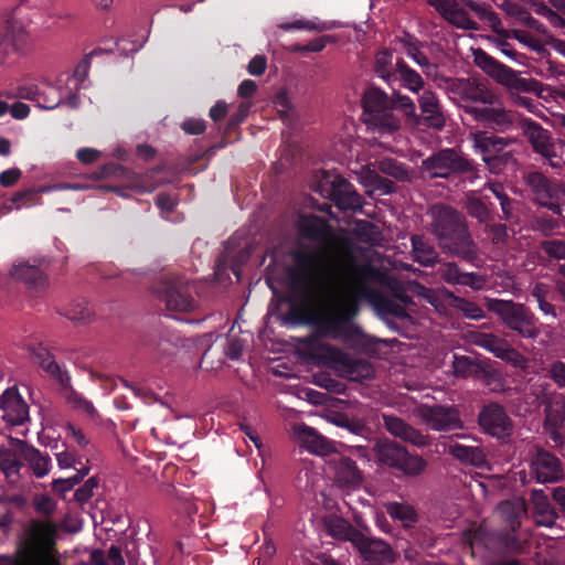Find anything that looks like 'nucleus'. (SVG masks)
Returning a JSON list of instances; mask_svg holds the SVG:
<instances>
[{
    "instance_id": "25",
    "label": "nucleus",
    "mask_w": 565,
    "mask_h": 565,
    "mask_svg": "<svg viewBox=\"0 0 565 565\" xmlns=\"http://www.w3.org/2000/svg\"><path fill=\"white\" fill-rule=\"evenodd\" d=\"M2 418L12 426L23 425L30 419L29 405L17 387L7 388L0 398Z\"/></svg>"
},
{
    "instance_id": "37",
    "label": "nucleus",
    "mask_w": 565,
    "mask_h": 565,
    "mask_svg": "<svg viewBox=\"0 0 565 565\" xmlns=\"http://www.w3.org/2000/svg\"><path fill=\"white\" fill-rule=\"evenodd\" d=\"M391 77L398 82L399 86L413 93H418L424 87L423 77L402 58L396 61L395 70L391 72Z\"/></svg>"
},
{
    "instance_id": "2",
    "label": "nucleus",
    "mask_w": 565,
    "mask_h": 565,
    "mask_svg": "<svg viewBox=\"0 0 565 565\" xmlns=\"http://www.w3.org/2000/svg\"><path fill=\"white\" fill-rule=\"evenodd\" d=\"M426 2L448 23L465 31L478 30V23L469 15V11H471L495 33V36L490 38L495 49L503 55L516 60L518 52L508 42L512 38L511 32L504 29L499 14L489 3L476 0H426Z\"/></svg>"
},
{
    "instance_id": "20",
    "label": "nucleus",
    "mask_w": 565,
    "mask_h": 565,
    "mask_svg": "<svg viewBox=\"0 0 565 565\" xmlns=\"http://www.w3.org/2000/svg\"><path fill=\"white\" fill-rule=\"evenodd\" d=\"M360 297H370L376 299L381 317L386 323H388V296L380 295L373 289L366 286H362L355 294L350 295L348 299L341 305L339 310L334 313L337 318L341 319L342 328L356 316L359 311Z\"/></svg>"
},
{
    "instance_id": "22",
    "label": "nucleus",
    "mask_w": 565,
    "mask_h": 565,
    "mask_svg": "<svg viewBox=\"0 0 565 565\" xmlns=\"http://www.w3.org/2000/svg\"><path fill=\"white\" fill-rule=\"evenodd\" d=\"M531 473L540 483L556 482L563 477V468L559 459L552 452L537 448L531 459Z\"/></svg>"
},
{
    "instance_id": "60",
    "label": "nucleus",
    "mask_w": 565,
    "mask_h": 565,
    "mask_svg": "<svg viewBox=\"0 0 565 565\" xmlns=\"http://www.w3.org/2000/svg\"><path fill=\"white\" fill-rule=\"evenodd\" d=\"M399 43L403 45V49L407 56L415 60V57L420 53V42L412 34L405 33L402 38H397Z\"/></svg>"
},
{
    "instance_id": "56",
    "label": "nucleus",
    "mask_w": 565,
    "mask_h": 565,
    "mask_svg": "<svg viewBox=\"0 0 565 565\" xmlns=\"http://www.w3.org/2000/svg\"><path fill=\"white\" fill-rule=\"evenodd\" d=\"M532 230L545 236L552 235L558 226V222L550 215L535 216L532 220Z\"/></svg>"
},
{
    "instance_id": "38",
    "label": "nucleus",
    "mask_w": 565,
    "mask_h": 565,
    "mask_svg": "<svg viewBox=\"0 0 565 565\" xmlns=\"http://www.w3.org/2000/svg\"><path fill=\"white\" fill-rule=\"evenodd\" d=\"M391 435L417 447H426L430 444L428 435L422 434V431L408 425L401 418L393 416H391Z\"/></svg>"
},
{
    "instance_id": "6",
    "label": "nucleus",
    "mask_w": 565,
    "mask_h": 565,
    "mask_svg": "<svg viewBox=\"0 0 565 565\" xmlns=\"http://www.w3.org/2000/svg\"><path fill=\"white\" fill-rule=\"evenodd\" d=\"M498 512L505 524V530L488 532L482 526L470 527L463 532L465 542L472 550L476 546H483L498 553H522L523 543L515 532L521 526L522 516L525 514L524 503L507 500L498 505Z\"/></svg>"
},
{
    "instance_id": "8",
    "label": "nucleus",
    "mask_w": 565,
    "mask_h": 565,
    "mask_svg": "<svg viewBox=\"0 0 565 565\" xmlns=\"http://www.w3.org/2000/svg\"><path fill=\"white\" fill-rule=\"evenodd\" d=\"M473 57L475 63L479 68L499 84L508 87L511 97L523 94H534L535 96L541 95V82L531 77H522L520 72H516L499 62L482 49L475 50Z\"/></svg>"
},
{
    "instance_id": "36",
    "label": "nucleus",
    "mask_w": 565,
    "mask_h": 565,
    "mask_svg": "<svg viewBox=\"0 0 565 565\" xmlns=\"http://www.w3.org/2000/svg\"><path fill=\"white\" fill-rule=\"evenodd\" d=\"M419 107L424 115V121L428 127L441 129L446 119L440 109L439 103L435 94L430 90H425L419 97Z\"/></svg>"
},
{
    "instance_id": "41",
    "label": "nucleus",
    "mask_w": 565,
    "mask_h": 565,
    "mask_svg": "<svg viewBox=\"0 0 565 565\" xmlns=\"http://www.w3.org/2000/svg\"><path fill=\"white\" fill-rule=\"evenodd\" d=\"M448 454L465 465L482 467L486 463L484 451L478 446L451 444L448 447Z\"/></svg>"
},
{
    "instance_id": "54",
    "label": "nucleus",
    "mask_w": 565,
    "mask_h": 565,
    "mask_svg": "<svg viewBox=\"0 0 565 565\" xmlns=\"http://www.w3.org/2000/svg\"><path fill=\"white\" fill-rule=\"evenodd\" d=\"M279 28L285 31L307 30V31H319V32L329 29L326 22L311 21V20H296L291 23H281L279 25Z\"/></svg>"
},
{
    "instance_id": "34",
    "label": "nucleus",
    "mask_w": 565,
    "mask_h": 565,
    "mask_svg": "<svg viewBox=\"0 0 565 565\" xmlns=\"http://www.w3.org/2000/svg\"><path fill=\"white\" fill-rule=\"evenodd\" d=\"M533 503V518L537 525L552 527L557 519V513L547 494L543 490H533L531 497Z\"/></svg>"
},
{
    "instance_id": "27",
    "label": "nucleus",
    "mask_w": 565,
    "mask_h": 565,
    "mask_svg": "<svg viewBox=\"0 0 565 565\" xmlns=\"http://www.w3.org/2000/svg\"><path fill=\"white\" fill-rule=\"evenodd\" d=\"M466 113L494 130L505 131L512 125L511 114L502 108L486 105L483 107L467 106Z\"/></svg>"
},
{
    "instance_id": "55",
    "label": "nucleus",
    "mask_w": 565,
    "mask_h": 565,
    "mask_svg": "<svg viewBox=\"0 0 565 565\" xmlns=\"http://www.w3.org/2000/svg\"><path fill=\"white\" fill-rule=\"evenodd\" d=\"M486 233L494 245H504L509 241L508 227L502 223L486 224Z\"/></svg>"
},
{
    "instance_id": "42",
    "label": "nucleus",
    "mask_w": 565,
    "mask_h": 565,
    "mask_svg": "<svg viewBox=\"0 0 565 565\" xmlns=\"http://www.w3.org/2000/svg\"><path fill=\"white\" fill-rule=\"evenodd\" d=\"M493 393L504 391V379L500 371L488 364H481L476 377Z\"/></svg>"
},
{
    "instance_id": "23",
    "label": "nucleus",
    "mask_w": 565,
    "mask_h": 565,
    "mask_svg": "<svg viewBox=\"0 0 565 565\" xmlns=\"http://www.w3.org/2000/svg\"><path fill=\"white\" fill-rule=\"evenodd\" d=\"M521 128L524 136L533 147V150L542 157L550 160L551 166L557 167V163L553 161L557 158L555 153V145L548 132L539 122L532 119H523L521 121Z\"/></svg>"
},
{
    "instance_id": "49",
    "label": "nucleus",
    "mask_w": 565,
    "mask_h": 565,
    "mask_svg": "<svg viewBox=\"0 0 565 565\" xmlns=\"http://www.w3.org/2000/svg\"><path fill=\"white\" fill-rule=\"evenodd\" d=\"M500 206L502 211V220L512 225L520 223L523 206L521 201L508 196L500 203Z\"/></svg>"
},
{
    "instance_id": "7",
    "label": "nucleus",
    "mask_w": 565,
    "mask_h": 565,
    "mask_svg": "<svg viewBox=\"0 0 565 565\" xmlns=\"http://www.w3.org/2000/svg\"><path fill=\"white\" fill-rule=\"evenodd\" d=\"M411 241L414 259L423 266L438 263L436 275L445 284L468 287L473 291L483 290L488 286L487 275L466 271L455 260H439L436 248L423 235H413Z\"/></svg>"
},
{
    "instance_id": "33",
    "label": "nucleus",
    "mask_w": 565,
    "mask_h": 565,
    "mask_svg": "<svg viewBox=\"0 0 565 565\" xmlns=\"http://www.w3.org/2000/svg\"><path fill=\"white\" fill-rule=\"evenodd\" d=\"M324 526L329 535L337 540L350 541L354 546L363 541L364 534L341 516H328Z\"/></svg>"
},
{
    "instance_id": "51",
    "label": "nucleus",
    "mask_w": 565,
    "mask_h": 565,
    "mask_svg": "<svg viewBox=\"0 0 565 565\" xmlns=\"http://www.w3.org/2000/svg\"><path fill=\"white\" fill-rule=\"evenodd\" d=\"M456 308L462 312V315L472 320H480L484 318L483 310L473 301H470L462 297H454Z\"/></svg>"
},
{
    "instance_id": "18",
    "label": "nucleus",
    "mask_w": 565,
    "mask_h": 565,
    "mask_svg": "<svg viewBox=\"0 0 565 565\" xmlns=\"http://www.w3.org/2000/svg\"><path fill=\"white\" fill-rule=\"evenodd\" d=\"M315 326L316 331L303 339V343L311 351V353L320 359L326 360V352L323 347H331L330 344L321 343L320 339L333 335L338 337L342 333L341 319L332 316H317L313 315L310 323Z\"/></svg>"
},
{
    "instance_id": "31",
    "label": "nucleus",
    "mask_w": 565,
    "mask_h": 565,
    "mask_svg": "<svg viewBox=\"0 0 565 565\" xmlns=\"http://www.w3.org/2000/svg\"><path fill=\"white\" fill-rule=\"evenodd\" d=\"M32 355L34 362L38 363L39 366L52 379H54L58 385H67L68 371L62 369L47 348L40 344L32 350Z\"/></svg>"
},
{
    "instance_id": "57",
    "label": "nucleus",
    "mask_w": 565,
    "mask_h": 565,
    "mask_svg": "<svg viewBox=\"0 0 565 565\" xmlns=\"http://www.w3.org/2000/svg\"><path fill=\"white\" fill-rule=\"evenodd\" d=\"M541 250L547 254L551 258L565 259V241L562 239H547L540 244Z\"/></svg>"
},
{
    "instance_id": "59",
    "label": "nucleus",
    "mask_w": 565,
    "mask_h": 565,
    "mask_svg": "<svg viewBox=\"0 0 565 565\" xmlns=\"http://www.w3.org/2000/svg\"><path fill=\"white\" fill-rule=\"evenodd\" d=\"M513 39L518 40L523 45L527 46L534 52L542 51L541 42L535 39L531 33L522 30H509Z\"/></svg>"
},
{
    "instance_id": "29",
    "label": "nucleus",
    "mask_w": 565,
    "mask_h": 565,
    "mask_svg": "<svg viewBox=\"0 0 565 565\" xmlns=\"http://www.w3.org/2000/svg\"><path fill=\"white\" fill-rule=\"evenodd\" d=\"M524 182L531 189L535 200L541 205L547 206L548 209H558V206L548 203V201L556 195V189L542 172L530 171L525 173Z\"/></svg>"
},
{
    "instance_id": "48",
    "label": "nucleus",
    "mask_w": 565,
    "mask_h": 565,
    "mask_svg": "<svg viewBox=\"0 0 565 565\" xmlns=\"http://www.w3.org/2000/svg\"><path fill=\"white\" fill-rule=\"evenodd\" d=\"M114 49H95L89 54H87L75 67L73 73V79L76 82L74 89L79 90L82 84L88 77V70L90 66V58L95 55H99L102 53H113Z\"/></svg>"
},
{
    "instance_id": "32",
    "label": "nucleus",
    "mask_w": 565,
    "mask_h": 565,
    "mask_svg": "<svg viewBox=\"0 0 565 565\" xmlns=\"http://www.w3.org/2000/svg\"><path fill=\"white\" fill-rule=\"evenodd\" d=\"M355 547L367 565H388V544L386 542L363 535V541L359 542Z\"/></svg>"
},
{
    "instance_id": "19",
    "label": "nucleus",
    "mask_w": 565,
    "mask_h": 565,
    "mask_svg": "<svg viewBox=\"0 0 565 565\" xmlns=\"http://www.w3.org/2000/svg\"><path fill=\"white\" fill-rule=\"evenodd\" d=\"M326 361L334 363L339 370L350 380L361 381L371 379L374 370L364 359H354L335 347H323Z\"/></svg>"
},
{
    "instance_id": "12",
    "label": "nucleus",
    "mask_w": 565,
    "mask_h": 565,
    "mask_svg": "<svg viewBox=\"0 0 565 565\" xmlns=\"http://www.w3.org/2000/svg\"><path fill=\"white\" fill-rule=\"evenodd\" d=\"M153 294L168 311L191 312L196 307L189 282L182 277H163L154 284Z\"/></svg>"
},
{
    "instance_id": "53",
    "label": "nucleus",
    "mask_w": 565,
    "mask_h": 565,
    "mask_svg": "<svg viewBox=\"0 0 565 565\" xmlns=\"http://www.w3.org/2000/svg\"><path fill=\"white\" fill-rule=\"evenodd\" d=\"M334 38L332 35H322L310 41L306 45L294 44L290 46V52L294 53H303V52H321L328 43L333 42Z\"/></svg>"
},
{
    "instance_id": "11",
    "label": "nucleus",
    "mask_w": 565,
    "mask_h": 565,
    "mask_svg": "<svg viewBox=\"0 0 565 565\" xmlns=\"http://www.w3.org/2000/svg\"><path fill=\"white\" fill-rule=\"evenodd\" d=\"M439 87L457 105L467 107L468 103L493 105L497 96L488 87L475 78L445 77L439 79Z\"/></svg>"
},
{
    "instance_id": "63",
    "label": "nucleus",
    "mask_w": 565,
    "mask_h": 565,
    "mask_svg": "<svg viewBox=\"0 0 565 565\" xmlns=\"http://www.w3.org/2000/svg\"><path fill=\"white\" fill-rule=\"evenodd\" d=\"M182 130L192 136L201 135L206 129L205 120L199 118H188L181 124Z\"/></svg>"
},
{
    "instance_id": "26",
    "label": "nucleus",
    "mask_w": 565,
    "mask_h": 565,
    "mask_svg": "<svg viewBox=\"0 0 565 565\" xmlns=\"http://www.w3.org/2000/svg\"><path fill=\"white\" fill-rule=\"evenodd\" d=\"M328 466L333 473L335 483L341 488L353 489L362 481L355 461L349 457L335 455L328 461Z\"/></svg>"
},
{
    "instance_id": "28",
    "label": "nucleus",
    "mask_w": 565,
    "mask_h": 565,
    "mask_svg": "<svg viewBox=\"0 0 565 565\" xmlns=\"http://www.w3.org/2000/svg\"><path fill=\"white\" fill-rule=\"evenodd\" d=\"M475 343L492 352L497 358L512 362L514 365H518L519 361L522 360L521 354L515 349L511 348L505 340L497 335L479 333Z\"/></svg>"
},
{
    "instance_id": "40",
    "label": "nucleus",
    "mask_w": 565,
    "mask_h": 565,
    "mask_svg": "<svg viewBox=\"0 0 565 565\" xmlns=\"http://www.w3.org/2000/svg\"><path fill=\"white\" fill-rule=\"evenodd\" d=\"M329 233L327 222L318 216H303L299 222V234L303 238L322 242L327 239Z\"/></svg>"
},
{
    "instance_id": "39",
    "label": "nucleus",
    "mask_w": 565,
    "mask_h": 565,
    "mask_svg": "<svg viewBox=\"0 0 565 565\" xmlns=\"http://www.w3.org/2000/svg\"><path fill=\"white\" fill-rule=\"evenodd\" d=\"M22 455L25 462H28L30 469L36 478H43L50 471L51 458L47 454L41 452L38 448L29 445L26 441L21 444Z\"/></svg>"
},
{
    "instance_id": "35",
    "label": "nucleus",
    "mask_w": 565,
    "mask_h": 565,
    "mask_svg": "<svg viewBox=\"0 0 565 565\" xmlns=\"http://www.w3.org/2000/svg\"><path fill=\"white\" fill-rule=\"evenodd\" d=\"M302 446L312 454L327 456L334 451L333 443L320 435L315 428L303 426L298 433Z\"/></svg>"
},
{
    "instance_id": "61",
    "label": "nucleus",
    "mask_w": 565,
    "mask_h": 565,
    "mask_svg": "<svg viewBox=\"0 0 565 565\" xmlns=\"http://www.w3.org/2000/svg\"><path fill=\"white\" fill-rule=\"evenodd\" d=\"M97 486V479L95 477L89 478L82 487L75 491V500L79 503H86L93 497V491Z\"/></svg>"
},
{
    "instance_id": "30",
    "label": "nucleus",
    "mask_w": 565,
    "mask_h": 565,
    "mask_svg": "<svg viewBox=\"0 0 565 565\" xmlns=\"http://www.w3.org/2000/svg\"><path fill=\"white\" fill-rule=\"evenodd\" d=\"M21 444H24V440L12 439L11 448H0V470L8 479L13 477L18 479L20 477L24 462L20 454L22 449Z\"/></svg>"
},
{
    "instance_id": "13",
    "label": "nucleus",
    "mask_w": 565,
    "mask_h": 565,
    "mask_svg": "<svg viewBox=\"0 0 565 565\" xmlns=\"http://www.w3.org/2000/svg\"><path fill=\"white\" fill-rule=\"evenodd\" d=\"M362 120L373 138L388 134V97L375 86H370L362 96Z\"/></svg>"
},
{
    "instance_id": "44",
    "label": "nucleus",
    "mask_w": 565,
    "mask_h": 565,
    "mask_svg": "<svg viewBox=\"0 0 565 565\" xmlns=\"http://www.w3.org/2000/svg\"><path fill=\"white\" fill-rule=\"evenodd\" d=\"M481 362H478L470 356L466 355H454L452 370L457 377H476Z\"/></svg>"
},
{
    "instance_id": "43",
    "label": "nucleus",
    "mask_w": 565,
    "mask_h": 565,
    "mask_svg": "<svg viewBox=\"0 0 565 565\" xmlns=\"http://www.w3.org/2000/svg\"><path fill=\"white\" fill-rule=\"evenodd\" d=\"M61 315L76 324H84L92 320L94 312L85 300H76L73 301L64 312H61Z\"/></svg>"
},
{
    "instance_id": "62",
    "label": "nucleus",
    "mask_w": 565,
    "mask_h": 565,
    "mask_svg": "<svg viewBox=\"0 0 565 565\" xmlns=\"http://www.w3.org/2000/svg\"><path fill=\"white\" fill-rule=\"evenodd\" d=\"M550 379L561 388L565 387V362L555 361L548 370Z\"/></svg>"
},
{
    "instance_id": "16",
    "label": "nucleus",
    "mask_w": 565,
    "mask_h": 565,
    "mask_svg": "<svg viewBox=\"0 0 565 565\" xmlns=\"http://www.w3.org/2000/svg\"><path fill=\"white\" fill-rule=\"evenodd\" d=\"M416 415L434 431L449 433L465 427L461 412L457 405L420 404L416 407Z\"/></svg>"
},
{
    "instance_id": "5",
    "label": "nucleus",
    "mask_w": 565,
    "mask_h": 565,
    "mask_svg": "<svg viewBox=\"0 0 565 565\" xmlns=\"http://www.w3.org/2000/svg\"><path fill=\"white\" fill-rule=\"evenodd\" d=\"M417 271L412 265L391 258V331H398L396 319H411V312H414L412 307L416 306L415 297L438 306L436 292L416 280Z\"/></svg>"
},
{
    "instance_id": "24",
    "label": "nucleus",
    "mask_w": 565,
    "mask_h": 565,
    "mask_svg": "<svg viewBox=\"0 0 565 565\" xmlns=\"http://www.w3.org/2000/svg\"><path fill=\"white\" fill-rule=\"evenodd\" d=\"M427 466L422 456L412 454L399 443L391 440V468L401 470L406 477L415 478L420 476Z\"/></svg>"
},
{
    "instance_id": "46",
    "label": "nucleus",
    "mask_w": 565,
    "mask_h": 565,
    "mask_svg": "<svg viewBox=\"0 0 565 565\" xmlns=\"http://www.w3.org/2000/svg\"><path fill=\"white\" fill-rule=\"evenodd\" d=\"M466 209L467 213L480 224H487L493 218L492 212L480 198L468 196Z\"/></svg>"
},
{
    "instance_id": "10",
    "label": "nucleus",
    "mask_w": 565,
    "mask_h": 565,
    "mask_svg": "<svg viewBox=\"0 0 565 565\" xmlns=\"http://www.w3.org/2000/svg\"><path fill=\"white\" fill-rule=\"evenodd\" d=\"M512 145V139L489 135L488 132H478L475 136L476 149L481 153L489 171L494 174L515 166L516 160L510 149Z\"/></svg>"
},
{
    "instance_id": "58",
    "label": "nucleus",
    "mask_w": 565,
    "mask_h": 565,
    "mask_svg": "<svg viewBox=\"0 0 565 565\" xmlns=\"http://www.w3.org/2000/svg\"><path fill=\"white\" fill-rule=\"evenodd\" d=\"M33 507L39 514L51 516L56 509V503L47 494H38L33 499Z\"/></svg>"
},
{
    "instance_id": "17",
    "label": "nucleus",
    "mask_w": 565,
    "mask_h": 565,
    "mask_svg": "<svg viewBox=\"0 0 565 565\" xmlns=\"http://www.w3.org/2000/svg\"><path fill=\"white\" fill-rule=\"evenodd\" d=\"M477 422L484 434L500 440L509 438L513 433V422L505 407L498 402L483 404Z\"/></svg>"
},
{
    "instance_id": "9",
    "label": "nucleus",
    "mask_w": 565,
    "mask_h": 565,
    "mask_svg": "<svg viewBox=\"0 0 565 565\" xmlns=\"http://www.w3.org/2000/svg\"><path fill=\"white\" fill-rule=\"evenodd\" d=\"M487 309L498 316L502 324L523 339H536L539 319L524 303L497 298L486 299Z\"/></svg>"
},
{
    "instance_id": "15",
    "label": "nucleus",
    "mask_w": 565,
    "mask_h": 565,
    "mask_svg": "<svg viewBox=\"0 0 565 565\" xmlns=\"http://www.w3.org/2000/svg\"><path fill=\"white\" fill-rule=\"evenodd\" d=\"M423 167L431 178L448 179L452 174H473L476 172L473 161L451 148L433 153L423 161Z\"/></svg>"
},
{
    "instance_id": "3",
    "label": "nucleus",
    "mask_w": 565,
    "mask_h": 565,
    "mask_svg": "<svg viewBox=\"0 0 565 565\" xmlns=\"http://www.w3.org/2000/svg\"><path fill=\"white\" fill-rule=\"evenodd\" d=\"M58 530L52 520L31 519L22 529L12 554H0V565H62L56 541Z\"/></svg>"
},
{
    "instance_id": "21",
    "label": "nucleus",
    "mask_w": 565,
    "mask_h": 565,
    "mask_svg": "<svg viewBox=\"0 0 565 565\" xmlns=\"http://www.w3.org/2000/svg\"><path fill=\"white\" fill-rule=\"evenodd\" d=\"M43 262V258L34 259L33 264L29 260H19L12 266L10 275L13 279L23 282L30 291L40 294L49 286L47 276L41 268Z\"/></svg>"
},
{
    "instance_id": "64",
    "label": "nucleus",
    "mask_w": 565,
    "mask_h": 565,
    "mask_svg": "<svg viewBox=\"0 0 565 565\" xmlns=\"http://www.w3.org/2000/svg\"><path fill=\"white\" fill-rule=\"evenodd\" d=\"M374 70L379 77L388 81V51L386 49L377 54Z\"/></svg>"
},
{
    "instance_id": "50",
    "label": "nucleus",
    "mask_w": 565,
    "mask_h": 565,
    "mask_svg": "<svg viewBox=\"0 0 565 565\" xmlns=\"http://www.w3.org/2000/svg\"><path fill=\"white\" fill-rule=\"evenodd\" d=\"M393 109H399L405 116L412 118L415 116L416 106L411 97L393 89L391 93V110Z\"/></svg>"
},
{
    "instance_id": "47",
    "label": "nucleus",
    "mask_w": 565,
    "mask_h": 565,
    "mask_svg": "<svg viewBox=\"0 0 565 565\" xmlns=\"http://www.w3.org/2000/svg\"><path fill=\"white\" fill-rule=\"evenodd\" d=\"M391 518L399 520L404 527L413 526L418 520L413 505L399 502H391Z\"/></svg>"
},
{
    "instance_id": "14",
    "label": "nucleus",
    "mask_w": 565,
    "mask_h": 565,
    "mask_svg": "<svg viewBox=\"0 0 565 565\" xmlns=\"http://www.w3.org/2000/svg\"><path fill=\"white\" fill-rule=\"evenodd\" d=\"M313 190L334 202L339 210L355 211L362 207V196L349 181L340 175H331L329 172L322 171V178Z\"/></svg>"
},
{
    "instance_id": "45",
    "label": "nucleus",
    "mask_w": 565,
    "mask_h": 565,
    "mask_svg": "<svg viewBox=\"0 0 565 565\" xmlns=\"http://www.w3.org/2000/svg\"><path fill=\"white\" fill-rule=\"evenodd\" d=\"M60 387L67 403L72 404L75 408L81 409L88 415H93L96 412L92 402L87 401L83 395L73 388L70 374L67 385H60Z\"/></svg>"
},
{
    "instance_id": "52",
    "label": "nucleus",
    "mask_w": 565,
    "mask_h": 565,
    "mask_svg": "<svg viewBox=\"0 0 565 565\" xmlns=\"http://www.w3.org/2000/svg\"><path fill=\"white\" fill-rule=\"evenodd\" d=\"M250 103L242 102L236 111L231 115L225 127V134H232L235 131L242 122L245 121L249 114Z\"/></svg>"
},
{
    "instance_id": "1",
    "label": "nucleus",
    "mask_w": 565,
    "mask_h": 565,
    "mask_svg": "<svg viewBox=\"0 0 565 565\" xmlns=\"http://www.w3.org/2000/svg\"><path fill=\"white\" fill-rule=\"evenodd\" d=\"M428 215V230L443 253L478 267L481 263L479 247L470 233L466 216L445 203L433 204Z\"/></svg>"
},
{
    "instance_id": "4",
    "label": "nucleus",
    "mask_w": 565,
    "mask_h": 565,
    "mask_svg": "<svg viewBox=\"0 0 565 565\" xmlns=\"http://www.w3.org/2000/svg\"><path fill=\"white\" fill-rule=\"evenodd\" d=\"M289 256L292 264L287 268L288 285L302 301L289 305L286 320L294 324H309L315 313L310 309L307 296L323 269L324 258L321 253L303 246L291 249Z\"/></svg>"
}]
</instances>
